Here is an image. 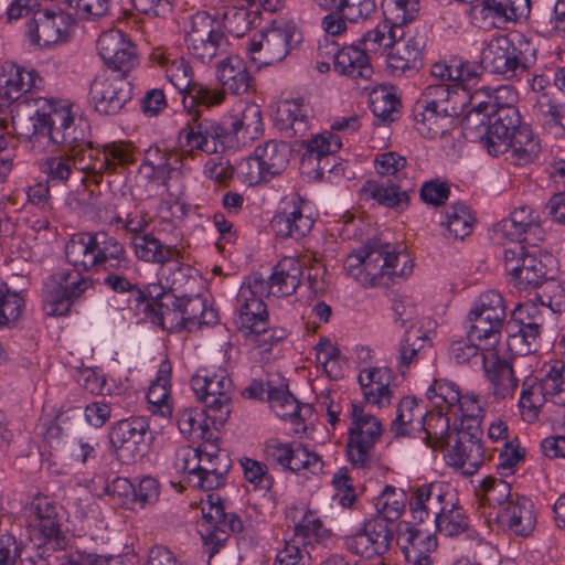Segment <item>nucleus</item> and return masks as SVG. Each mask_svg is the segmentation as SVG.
Listing matches in <instances>:
<instances>
[{
    "mask_svg": "<svg viewBox=\"0 0 565 565\" xmlns=\"http://www.w3.org/2000/svg\"><path fill=\"white\" fill-rule=\"evenodd\" d=\"M202 512L205 524L201 536L209 557H212L232 533L243 530V522L235 513H227L221 498L214 493L207 495V507H203Z\"/></svg>",
    "mask_w": 565,
    "mask_h": 565,
    "instance_id": "obj_16",
    "label": "nucleus"
},
{
    "mask_svg": "<svg viewBox=\"0 0 565 565\" xmlns=\"http://www.w3.org/2000/svg\"><path fill=\"white\" fill-rule=\"evenodd\" d=\"M508 152H510L514 164L525 166L532 162L540 153V142L529 125L523 124L510 136L508 140Z\"/></svg>",
    "mask_w": 565,
    "mask_h": 565,
    "instance_id": "obj_48",
    "label": "nucleus"
},
{
    "mask_svg": "<svg viewBox=\"0 0 565 565\" xmlns=\"http://www.w3.org/2000/svg\"><path fill=\"white\" fill-rule=\"evenodd\" d=\"M495 521L519 536H529L535 529L536 516L530 499L515 494L512 502L495 512Z\"/></svg>",
    "mask_w": 565,
    "mask_h": 565,
    "instance_id": "obj_32",
    "label": "nucleus"
},
{
    "mask_svg": "<svg viewBox=\"0 0 565 565\" xmlns=\"http://www.w3.org/2000/svg\"><path fill=\"white\" fill-rule=\"evenodd\" d=\"M459 387L446 380H435L427 390V397L435 408L450 413L457 402H460Z\"/></svg>",
    "mask_w": 565,
    "mask_h": 565,
    "instance_id": "obj_58",
    "label": "nucleus"
},
{
    "mask_svg": "<svg viewBox=\"0 0 565 565\" xmlns=\"http://www.w3.org/2000/svg\"><path fill=\"white\" fill-rule=\"evenodd\" d=\"M542 371L546 375L550 402L565 406V363L557 360L545 364Z\"/></svg>",
    "mask_w": 565,
    "mask_h": 565,
    "instance_id": "obj_62",
    "label": "nucleus"
},
{
    "mask_svg": "<svg viewBox=\"0 0 565 565\" xmlns=\"http://www.w3.org/2000/svg\"><path fill=\"white\" fill-rule=\"evenodd\" d=\"M535 61V49L518 32L492 36L481 52V63L507 78L526 71Z\"/></svg>",
    "mask_w": 565,
    "mask_h": 565,
    "instance_id": "obj_6",
    "label": "nucleus"
},
{
    "mask_svg": "<svg viewBox=\"0 0 565 565\" xmlns=\"http://www.w3.org/2000/svg\"><path fill=\"white\" fill-rule=\"evenodd\" d=\"M376 11V0H341L335 11L322 18L321 28L327 35L340 36L348 31V23H362Z\"/></svg>",
    "mask_w": 565,
    "mask_h": 565,
    "instance_id": "obj_27",
    "label": "nucleus"
},
{
    "mask_svg": "<svg viewBox=\"0 0 565 565\" xmlns=\"http://www.w3.org/2000/svg\"><path fill=\"white\" fill-rule=\"evenodd\" d=\"M425 415L426 411L418 405L417 399L406 396L398 403L396 418L392 422L391 430L396 437L419 433Z\"/></svg>",
    "mask_w": 565,
    "mask_h": 565,
    "instance_id": "obj_47",
    "label": "nucleus"
},
{
    "mask_svg": "<svg viewBox=\"0 0 565 565\" xmlns=\"http://www.w3.org/2000/svg\"><path fill=\"white\" fill-rule=\"evenodd\" d=\"M232 467L230 456L212 444L202 445L198 463V475L193 478V488L212 491L224 487Z\"/></svg>",
    "mask_w": 565,
    "mask_h": 565,
    "instance_id": "obj_25",
    "label": "nucleus"
},
{
    "mask_svg": "<svg viewBox=\"0 0 565 565\" xmlns=\"http://www.w3.org/2000/svg\"><path fill=\"white\" fill-rule=\"evenodd\" d=\"M455 497L450 487L444 482L435 481L416 487L409 495L408 505L413 520L423 523L430 518L434 521Z\"/></svg>",
    "mask_w": 565,
    "mask_h": 565,
    "instance_id": "obj_22",
    "label": "nucleus"
},
{
    "mask_svg": "<svg viewBox=\"0 0 565 565\" xmlns=\"http://www.w3.org/2000/svg\"><path fill=\"white\" fill-rule=\"evenodd\" d=\"M24 298L12 291L6 284H0V327L14 323L22 315Z\"/></svg>",
    "mask_w": 565,
    "mask_h": 565,
    "instance_id": "obj_59",
    "label": "nucleus"
},
{
    "mask_svg": "<svg viewBox=\"0 0 565 565\" xmlns=\"http://www.w3.org/2000/svg\"><path fill=\"white\" fill-rule=\"evenodd\" d=\"M434 522L436 530L446 536H457L469 527L468 518L463 509L457 504L456 497L451 499V507L447 504Z\"/></svg>",
    "mask_w": 565,
    "mask_h": 565,
    "instance_id": "obj_54",
    "label": "nucleus"
},
{
    "mask_svg": "<svg viewBox=\"0 0 565 565\" xmlns=\"http://www.w3.org/2000/svg\"><path fill=\"white\" fill-rule=\"evenodd\" d=\"M203 105L193 109H184L189 119L179 131V139L184 140L188 153L194 156L195 150L209 153L223 152L235 146V128L231 127L227 119L217 120L204 115Z\"/></svg>",
    "mask_w": 565,
    "mask_h": 565,
    "instance_id": "obj_5",
    "label": "nucleus"
},
{
    "mask_svg": "<svg viewBox=\"0 0 565 565\" xmlns=\"http://www.w3.org/2000/svg\"><path fill=\"white\" fill-rule=\"evenodd\" d=\"M345 269L364 287L387 286L395 277H406L413 265L407 254L374 237L345 259Z\"/></svg>",
    "mask_w": 565,
    "mask_h": 565,
    "instance_id": "obj_3",
    "label": "nucleus"
},
{
    "mask_svg": "<svg viewBox=\"0 0 565 565\" xmlns=\"http://www.w3.org/2000/svg\"><path fill=\"white\" fill-rule=\"evenodd\" d=\"M505 306L502 296L488 291L479 297L478 303L469 312V334L471 339L484 342V350H494L501 340L505 321Z\"/></svg>",
    "mask_w": 565,
    "mask_h": 565,
    "instance_id": "obj_11",
    "label": "nucleus"
},
{
    "mask_svg": "<svg viewBox=\"0 0 565 565\" xmlns=\"http://www.w3.org/2000/svg\"><path fill=\"white\" fill-rule=\"evenodd\" d=\"M412 189L411 182L404 184L402 178L396 177V180H387L386 183L366 181L362 192L385 207L398 210L408 204V191Z\"/></svg>",
    "mask_w": 565,
    "mask_h": 565,
    "instance_id": "obj_39",
    "label": "nucleus"
},
{
    "mask_svg": "<svg viewBox=\"0 0 565 565\" xmlns=\"http://www.w3.org/2000/svg\"><path fill=\"white\" fill-rule=\"evenodd\" d=\"M43 79L33 71H28L15 64H10L0 81V100L4 104L21 98L32 88H40Z\"/></svg>",
    "mask_w": 565,
    "mask_h": 565,
    "instance_id": "obj_37",
    "label": "nucleus"
},
{
    "mask_svg": "<svg viewBox=\"0 0 565 565\" xmlns=\"http://www.w3.org/2000/svg\"><path fill=\"white\" fill-rule=\"evenodd\" d=\"M315 224L309 213V205L298 195L291 198L290 203L271 220V227L280 237L295 239L305 237Z\"/></svg>",
    "mask_w": 565,
    "mask_h": 565,
    "instance_id": "obj_30",
    "label": "nucleus"
},
{
    "mask_svg": "<svg viewBox=\"0 0 565 565\" xmlns=\"http://www.w3.org/2000/svg\"><path fill=\"white\" fill-rule=\"evenodd\" d=\"M547 380L545 373L540 381H534L521 392L519 406L522 412L526 411L530 419H536L540 409L545 402L550 401V391L546 390Z\"/></svg>",
    "mask_w": 565,
    "mask_h": 565,
    "instance_id": "obj_56",
    "label": "nucleus"
},
{
    "mask_svg": "<svg viewBox=\"0 0 565 565\" xmlns=\"http://www.w3.org/2000/svg\"><path fill=\"white\" fill-rule=\"evenodd\" d=\"M473 217L463 203L452 204L446 214V222L443 223L455 238H465L470 234Z\"/></svg>",
    "mask_w": 565,
    "mask_h": 565,
    "instance_id": "obj_60",
    "label": "nucleus"
},
{
    "mask_svg": "<svg viewBox=\"0 0 565 565\" xmlns=\"http://www.w3.org/2000/svg\"><path fill=\"white\" fill-rule=\"evenodd\" d=\"M504 96H510L511 100H514L515 97L507 86H500L493 92H491L489 87L478 88L468 95L467 102L460 100L459 106H462L463 110H479L492 115L503 103L502 99Z\"/></svg>",
    "mask_w": 565,
    "mask_h": 565,
    "instance_id": "obj_51",
    "label": "nucleus"
},
{
    "mask_svg": "<svg viewBox=\"0 0 565 565\" xmlns=\"http://www.w3.org/2000/svg\"><path fill=\"white\" fill-rule=\"evenodd\" d=\"M459 92L451 84H429L413 108L417 131L429 139L444 136L454 118L462 114L463 107L459 106Z\"/></svg>",
    "mask_w": 565,
    "mask_h": 565,
    "instance_id": "obj_4",
    "label": "nucleus"
},
{
    "mask_svg": "<svg viewBox=\"0 0 565 565\" xmlns=\"http://www.w3.org/2000/svg\"><path fill=\"white\" fill-rule=\"evenodd\" d=\"M73 24L74 19L68 13L40 9L34 12L32 20L28 22V34L34 44L49 47L65 42L68 30Z\"/></svg>",
    "mask_w": 565,
    "mask_h": 565,
    "instance_id": "obj_24",
    "label": "nucleus"
},
{
    "mask_svg": "<svg viewBox=\"0 0 565 565\" xmlns=\"http://www.w3.org/2000/svg\"><path fill=\"white\" fill-rule=\"evenodd\" d=\"M267 398L276 415L282 419H289L298 424L305 420L302 417L303 411L310 413V407L308 405L301 406L287 390L268 386Z\"/></svg>",
    "mask_w": 565,
    "mask_h": 565,
    "instance_id": "obj_50",
    "label": "nucleus"
},
{
    "mask_svg": "<svg viewBox=\"0 0 565 565\" xmlns=\"http://www.w3.org/2000/svg\"><path fill=\"white\" fill-rule=\"evenodd\" d=\"M217 64L216 76L223 89L232 94L242 95L246 93L252 84L253 77L247 65L238 55H227Z\"/></svg>",
    "mask_w": 565,
    "mask_h": 565,
    "instance_id": "obj_40",
    "label": "nucleus"
},
{
    "mask_svg": "<svg viewBox=\"0 0 565 565\" xmlns=\"http://www.w3.org/2000/svg\"><path fill=\"white\" fill-rule=\"evenodd\" d=\"M70 151L62 150L57 154L46 158L44 172L49 181L54 183H66L75 171Z\"/></svg>",
    "mask_w": 565,
    "mask_h": 565,
    "instance_id": "obj_63",
    "label": "nucleus"
},
{
    "mask_svg": "<svg viewBox=\"0 0 565 565\" xmlns=\"http://www.w3.org/2000/svg\"><path fill=\"white\" fill-rule=\"evenodd\" d=\"M295 29L290 25L274 26L254 38L247 53L250 62L257 67L280 63L290 52V43Z\"/></svg>",
    "mask_w": 565,
    "mask_h": 565,
    "instance_id": "obj_19",
    "label": "nucleus"
},
{
    "mask_svg": "<svg viewBox=\"0 0 565 565\" xmlns=\"http://www.w3.org/2000/svg\"><path fill=\"white\" fill-rule=\"evenodd\" d=\"M454 417L455 427L476 426L481 428L483 419V408L480 405L479 396L475 394L461 395L460 402H457L450 411Z\"/></svg>",
    "mask_w": 565,
    "mask_h": 565,
    "instance_id": "obj_53",
    "label": "nucleus"
},
{
    "mask_svg": "<svg viewBox=\"0 0 565 565\" xmlns=\"http://www.w3.org/2000/svg\"><path fill=\"white\" fill-rule=\"evenodd\" d=\"M35 114L22 122L19 135L36 142L41 138L60 145L62 150L72 151L89 140L90 127L87 119L74 111L71 105H56L45 98L34 100Z\"/></svg>",
    "mask_w": 565,
    "mask_h": 565,
    "instance_id": "obj_2",
    "label": "nucleus"
},
{
    "mask_svg": "<svg viewBox=\"0 0 565 565\" xmlns=\"http://www.w3.org/2000/svg\"><path fill=\"white\" fill-rule=\"evenodd\" d=\"M482 428L455 427V444L449 452L451 465L472 476L483 465L487 455L482 445Z\"/></svg>",
    "mask_w": 565,
    "mask_h": 565,
    "instance_id": "obj_21",
    "label": "nucleus"
},
{
    "mask_svg": "<svg viewBox=\"0 0 565 565\" xmlns=\"http://www.w3.org/2000/svg\"><path fill=\"white\" fill-rule=\"evenodd\" d=\"M465 113L461 120V128L466 136L471 140H480L486 148L487 137L489 136L490 129H488V122L492 119V115L486 111L479 110H462Z\"/></svg>",
    "mask_w": 565,
    "mask_h": 565,
    "instance_id": "obj_61",
    "label": "nucleus"
},
{
    "mask_svg": "<svg viewBox=\"0 0 565 565\" xmlns=\"http://www.w3.org/2000/svg\"><path fill=\"white\" fill-rule=\"evenodd\" d=\"M276 118L279 129L288 137L303 138L309 131L308 109L300 99L281 102Z\"/></svg>",
    "mask_w": 565,
    "mask_h": 565,
    "instance_id": "obj_44",
    "label": "nucleus"
},
{
    "mask_svg": "<svg viewBox=\"0 0 565 565\" xmlns=\"http://www.w3.org/2000/svg\"><path fill=\"white\" fill-rule=\"evenodd\" d=\"M532 113L545 131L554 136L565 134V103L558 102L553 95L547 93L536 95Z\"/></svg>",
    "mask_w": 565,
    "mask_h": 565,
    "instance_id": "obj_41",
    "label": "nucleus"
},
{
    "mask_svg": "<svg viewBox=\"0 0 565 565\" xmlns=\"http://www.w3.org/2000/svg\"><path fill=\"white\" fill-rule=\"evenodd\" d=\"M394 375L388 367H369L359 373V383L366 403L382 408L391 404Z\"/></svg>",
    "mask_w": 565,
    "mask_h": 565,
    "instance_id": "obj_35",
    "label": "nucleus"
},
{
    "mask_svg": "<svg viewBox=\"0 0 565 565\" xmlns=\"http://www.w3.org/2000/svg\"><path fill=\"white\" fill-rule=\"evenodd\" d=\"M97 51L104 63L125 74L137 63L135 45L119 30H108L97 40Z\"/></svg>",
    "mask_w": 565,
    "mask_h": 565,
    "instance_id": "obj_29",
    "label": "nucleus"
},
{
    "mask_svg": "<svg viewBox=\"0 0 565 565\" xmlns=\"http://www.w3.org/2000/svg\"><path fill=\"white\" fill-rule=\"evenodd\" d=\"M89 97L96 111L116 115L132 98V86L122 74L98 75L90 85Z\"/></svg>",
    "mask_w": 565,
    "mask_h": 565,
    "instance_id": "obj_18",
    "label": "nucleus"
},
{
    "mask_svg": "<svg viewBox=\"0 0 565 565\" xmlns=\"http://www.w3.org/2000/svg\"><path fill=\"white\" fill-rule=\"evenodd\" d=\"M482 363L494 397L498 399L512 398L518 387V379L512 365L507 360L500 359L493 350L489 352V355L482 356Z\"/></svg>",
    "mask_w": 565,
    "mask_h": 565,
    "instance_id": "obj_36",
    "label": "nucleus"
},
{
    "mask_svg": "<svg viewBox=\"0 0 565 565\" xmlns=\"http://www.w3.org/2000/svg\"><path fill=\"white\" fill-rule=\"evenodd\" d=\"M136 256L148 263L170 264L169 269L174 268L183 275V266L180 262L181 252L175 246L162 244L153 234L135 235L131 239Z\"/></svg>",
    "mask_w": 565,
    "mask_h": 565,
    "instance_id": "obj_33",
    "label": "nucleus"
},
{
    "mask_svg": "<svg viewBox=\"0 0 565 565\" xmlns=\"http://www.w3.org/2000/svg\"><path fill=\"white\" fill-rule=\"evenodd\" d=\"M405 39V30L402 25H395L386 19L374 29L366 31L360 39V47L367 54L384 55L394 44Z\"/></svg>",
    "mask_w": 565,
    "mask_h": 565,
    "instance_id": "obj_42",
    "label": "nucleus"
},
{
    "mask_svg": "<svg viewBox=\"0 0 565 565\" xmlns=\"http://www.w3.org/2000/svg\"><path fill=\"white\" fill-rule=\"evenodd\" d=\"M65 257L70 265L87 271H104L103 285L116 294H129L136 300L145 295L129 274L132 262L121 242L106 232L79 233L65 245Z\"/></svg>",
    "mask_w": 565,
    "mask_h": 565,
    "instance_id": "obj_1",
    "label": "nucleus"
},
{
    "mask_svg": "<svg viewBox=\"0 0 565 565\" xmlns=\"http://www.w3.org/2000/svg\"><path fill=\"white\" fill-rule=\"evenodd\" d=\"M185 42L192 57L204 65L228 54L230 50L222 21L206 11H199L190 18Z\"/></svg>",
    "mask_w": 565,
    "mask_h": 565,
    "instance_id": "obj_10",
    "label": "nucleus"
},
{
    "mask_svg": "<svg viewBox=\"0 0 565 565\" xmlns=\"http://www.w3.org/2000/svg\"><path fill=\"white\" fill-rule=\"evenodd\" d=\"M191 387L206 412V416L214 424L223 425L232 412V396L234 385L227 373L221 370L217 373L193 375Z\"/></svg>",
    "mask_w": 565,
    "mask_h": 565,
    "instance_id": "obj_13",
    "label": "nucleus"
},
{
    "mask_svg": "<svg viewBox=\"0 0 565 565\" xmlns=\"http://www.w3.org/2000/svg\"><path fill=\"white\" fill-rule=\"evenodd\" d=\"M255 153L263 164L265 175L275 178L286 170L289 163L290 148L284 141L269 140L256 148Z\"/></svg>",
    "mask_w": 565,
    "mask_h": 565,
    "instance_id": "obj_49",
    "label": "nucleus"
},
{
    "mask_svg": "<svg viewBox=\"0 0 565 565\" xmlns=\"http://www.w3.org/2000/svg\"><path fill=\"white\" fill-rule=\"evenodd\" d=\"M167 78L182 94L184 109L203 105L205 108L218 106L224 102V93L193 79L192 67L184 58L173 60L166 70Z\"/></svg>",
    "mask_w": 565,
    "mask_h": 565,
    "instance_id": "obj_14",
    "label": "nucleus"
},
{
    "mask_svg": "<svg viewBox=\"0 0 565 565\" xmlns=\"http://www.w3.org/2000/svg\"><path fill=\"white\" fill-rule=\"evenodd\" d=\"M148 431V419L142 416L122 419L113 425L108 437L117 459L129 465L141 458Z\"/></svg>",
    "mask_w": 565,
    "mask_h": 565,
    "instance_id": "obj_17",
    "label": "nucleus"
},
{
    "mask_svg": "<svg viewBox=\"0 0 565 565\" xmlns=\"http://www.w3.org/2000/svg\"><path fill=\"white\" fill-rule=\"evenodd\" d=\"M393 540V531L381 519L364 522L358 532L344 537V547L348 552L365 558L382 556L388 552Z\"/></svg>",
    "mask_w": 565,
    "mask_h": 565,
    "instance_id": "obj_20",
    "label": "nucleus"
},
{
    "mask_svg": "<svg viewBox=\"0 0 565 565\" xmlns=\"http://www.w3.org/2000/svg\"><path fill=\"white\" fill-rule=\"evenodd\" d=\"M491 2L492 0H477L470 3L469 15L476 26L488 30L503 25L497 6Z\"/></svg>",
    "mask_w": 565,
    "mask_h": 565,
    "instance_id": "obj_64",
    "label": "nucleus"
},
{
    "mask_svg": "<svg viewBox=\"0 0 565 565\" xmlns=\"http://www.w3.org/2000/svg\"><path fill=\"white\" fill-rule=\"evenodd\" d=\"M450 413L438 409L437 412H426L419 433L420 438L434 450L443 449L450 444L455 431L450 433Z\"/></svg>",
    "mask_w": 565,
    "mask_h": 565,
    "instance_id": "obj_46",
    "label": "nucleus"
},
{
    "mask_svg": "<svg viewBox=\"0 0 565 565\" xmlns=\"http://www.w3.org/2000/svg\"><path fill=\"white\" fill-rule=\"evenodd\" d=\"M431 341L425 334H414L406 330L397 348V370L404 374L412 365L426 361L431 355Z\"/></svg>",
    "mask_w": 565,
    "mask_h": 565,
    "instance_id": "obj_43",
    "label": "nucleus"
},
{
    "mask_svg": "<svg viewBox=\"0 0 565 565\" xmlns=\"http://www.w3.org/2000/svg\"><path fill=\"white\" fill-rule=\"evenodd\" d=\"M157 316L160 324L167 329L199 330L203 326L217 322V311L207 305L201 296L177 297L163 294L157 301Z\"/></svg>",
    "mask_w": 565,
    "mask_h": 565,
    "instance_id": "obj_9",
    "label": "nucleus"
},
{
    "mask_svg": "<svg viewBox=\"0 0 565 565\" xmlns=\"http://www.w3.org/2000/svg\"><path fill=\"white\" fill-rule=\"evenodd\" d=\"M502 103L492 119L488 122L489 136L487 137L486 149L491 156H499L508 152V140L519 127L523 126L519 109L512 104L510 96Z\"/></svg>",
    "mask_w": 565,
    "mask_h": 565,
    "instance_id": "obj_26",
    "label": "nucleus"
},
{
    "mask_svg": "<svg viewBox=\"0 0 565 565\" xmlns=\"http://www.w3.org/2000/svg\"><path fill=\"white\" fill-rule=\"evenodd\" d=\"M71 152L75 171L82 172L85 175L82 178V183L89 180L92 183L98 185L102 181L103 174L107 172V158H103V152L88 142L85 146L78 147Z\"/></svg>",
    "mask_w": 565,
    "mask_h": 565,
    "instance_id": "obj_45",
    "label": "nucleus"
},
{
    "mask_svg": "<svg viewBox=\"0 0 565 565\" xmlns=\"http://www.w3.org/2000/svg\"><path fill=\"white\" fill-rule=\"evenodd\" d=\"M350 417L348 458L353 467L364 469L372 462L374 446L383 431L382 425L374 415L366 413L363 406L355 403L351 404Z\"/></svg>",
    "mask_w": 565,
    "mask_h": 565,
    "instance_id": "obj_12",
    "label": "nucleus"
},
{
    "mask_svg": "<svg viewBox=\"0 0 565 565\" xmlns=\"http://www.w3.org/2000/svg\"><path fill=\"white\" fill-rule=\"evenodd\" d=\"M264 286L263 277L259 274H253L248 278V282L244 284L238 291L237 306L256 315L268 317L267 307L263 300L264 297H268Z\"/></svg>",
    "mask_w": 565,
    "mask_h": 565,
    "instance_id": "obj_52",
    "label": "nucleus"
},
{
    "mask_svg": "<svg viewBox=\"0 0 565 565\" xmlns=\"http://www.w3.org/2000/svg\"><path fill=\"white\" fill-rule=\"evenodd\" d=\"M83 273L88 271L73 266V269L58 270L47 277L42 291L43 311L46 316L70 315L72 307L94 288V279Z\"/></svg>",
    "mask_w": 565,
    "mask_h": 565,
    "instance_id": "obj_8",
    "label": "nucleus"
},
{
    "mask_svg": "<svg viewBox=\"0 0 565 565\" xmlns=\"http://www.w3.org/2000/svg\"><path fill=\"white\" fill-rule=\"evenodd\" d=\"M426 45L424 36H409L397 41L387 53V70L393 76H411L418 73L423 66V50Z\"/></svg>",
    "mask_w": 565,
    "mask_h": 565,
    "instance_id": "obj_31",
    "label": "nucleus"
},
{
    "mask_svg": "<svg viewBox=\"0 0 565 565\" xmlns=\"http://www.w3.org/2000/svg\"><path fill=\"white\" fill-rule=\"evenodd\" d=\"M481 502L492 508L494 512L512 502L515 494L511 493V486L503 479L487 477L481 482Z\"/></svg>",
    "mask_w": 565,
    "mask_h": 565,
    "instance_id": "obj_55",
    "label": "nucleus"
},
{
    "mask_svg": "<svg viewBox=\"0 0 565 565\" xmlns=\"http://www.w3.org/2000/svg\"><path fill=\"white\" fill-rule=\"evenodd\" d=\"M497 232L515 245L536 246L545 236L539 214L526 205L515 209L509 217L500 221Z\"/></svg>",
    "mask_w": 565,
    "mask_h": 565,
    "instance_id": "obj_23",
    "label": "nucleus"
},
{
    "mask_svg": "<svg viewBox=\"0 0 565 565\" xmlns=\"http://www.w3.org/2000/svg\"><path fill=\"white\" fill-rule=\"evenodd\" d=\"M303 264L295 257H284L277 263L268 279L263 278L268 296L288 297L301 282Z\"/></svg>",
    "mask_w": 565,
    "mask_h": 565,
    "instance_id": "obj_34",
    "label": "nucleus"
},
{
    "mask_svg": "<svg viewBox=\"0 0 565 565\" xmlns=\"http://www.w3.org/2000/svg\"><path fill=\"white\" fill-rule=\"evenodd\" d=\"M318 51L320 55L331 56L334 60V70L342 75L352 78H370L373 70L367 54L356 45L343 46L339 50L335 42H319Z\"/></svg>",
    "mask_w": 565,
    "mask_h": 565,
    "instance_id": "obj_28",
    "label": "nucleus"
},
{
    "mask_svg": "<svg viewBox=\"0 0 565 565\" xmlns=\"http://www.w3.org/2000/svg\"><path fill=\"white\" fill-rule=\"evenodd\" d=\"M189 154L188 150L178 151L174 149H161L158 146L150 147L145 153V164L150 167L154 177L162 181L177 178L182 169H188L184 160Z\"/></svg>",
    "mask_w": 565,
    "mask_h": 565,
    "instance_id": "obj_38",
    "label": "nucleus"
},
{
    "mask_svg": "<svg viewBox=\"0 0 565 565\" xmlns=\"http://www.w3.org/2000/svg\"><path fill=\"white\" fill-rule=\"evenodd\" d=\"M227 120L230 126L235 128V143L239 135L243 139H256L263 132L262 111L256 105L245 107L239 118Z\"/></svg>",
    "mask_w": 565,
    "mask_h": 565,
    "instance_id": "obj_57",
    "label": "nucleus"
},
{
    "mask_svg": "<svg viewBox=\"0 0 565 565\" xmlns=\"http://www.w3.org/2000/svg\"><path fill=\"white\" fill-rule=\"evenodd\" d=\"M29 525L38 532L42 544L53 551L65 550L68 541L62 530V508L45 495H36L29 507Z\"/></svg>",
    "mask_w": 565,
    "mask_h": 565,
    "instance_id": "obj_15",
    "label": "nucleus"
},
{
    "mask_svg": "<svg viewBox=\"0 0 565 565\" xmlns=\"http://www.w3.org/2000/svg\"><path fill=\"white\" fill-rule=\"evenodd\" d=\"M504 269L509 282L520 292L531 291L552 280L556 259L550 253H529L524 245L504 248Z\"/></svg>",
    "mask_w": 565,
    "mask_h": 565,
    "instance_id": "obj_7",
    "label": "nucleus"
}]
</instances>
